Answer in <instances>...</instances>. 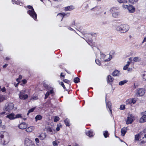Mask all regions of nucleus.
I'll list each match as a JSON object with an SVG mask.
<instances>
[{
    "label": "nucleus",
    "instance_id": "1",
    "mask_svg": "<svg viewBox=\"0 0 146 146\" xmlns=\"http://www.w3.org/2000/svg\"><path fill=\"white\" fill-rule=\"evenodd\" d=\"M14 104L11 102H8L5 103L3 108V110L5 111H3L0 113V115H7L6 111L10 112L13 108Z\"/></svg>",
    "mask_w": 146,
    "mask_h": 146
},
{
    "label": "nucleus",
    "instance_id": "2",
    "mask_svg": "<svg viewBox=\"0 0 146 146\" xmlns=\"http://www.w3.org/2000/svg\"><path fill=\"white\" fill-rule=\"evenodd\" d=\"M129 27L127 24H122L116 27V30L121 33H124L127 32L129 30Z\"/></svg>",
    "mask_w": 146,
    "mask_h": 146
},
{
    "label": "nucleus",
    "instance_id": "3",
    "mask_svg": "<svg viewBox=\"0 0 146 146\" xmlns=\"http://www.w3.org/2000/svg\"><path fill=\"white\" fill-rule=\"evenodd\" d=\"M27 7L29 10L27 11V13L34 20H36L37 19V14L35 12L33 7L31 5H28Z\"/></svg>",
    "mask_w": 146,
    "mask_h": 146
},
{
    "label": "nucleus",
    "instance_id": "4",
    "mask_svg": "<svg viewBox=\"0 0 146 146\" xmlns=\"http://www.w3.org/2000/svg\"><path fill=\"white\" fill-rule=\"evenodd\" d=\"M135 119L134 116L132 114H130L128 116L126 120V124H131Z\"/></svg>",
    "mask_w": 146,
    "mask_h": 146
},
{
    "label": "nucleus",
    "instance_id": "5",
    "mask_svg": "<svg viewBox=\"0 0 146 146\" xmlns=\"http://www.w3.org/2000/svg\"><path fill=\"white\" fill-rule=\"evenodd\" d=\"M24 144L25 146H35L32 141L28 138H26L24 141Z\"/></svg>",
    "mask_w": 146,
    "mask_h": 146
},
{
    "label": "nucleus",
    "instance_id": "6",
    "mask_svg": "<svg viewBox=\"0 0 146 146\" xmlns=\"http://www.w3.org/2000/svg\"><path fill=\"white\" fill-rule=\"evenodd\" d=\"M140 137H141L142 141V143H144L146 142V129H144L143 131L140 132Z\"/></svg>",
    "mask_w": 146,
    "mask_h": 146
},
{
    "label": "nucleus",
    "instance_id": "7",
    "mask_svg": "<svg viewBox=\"0 0 146 146\" xmlns=\"http://www.w3.org/2000/svg\"><path fill=\"white\" fill-rule=\"evenodd\" d=\"M123 7L125 9H127L129 12L131 13H133L135 11V9L131 5H123Z\"/></svg>",
    "mask_w": 146,
    "mask_h": 146
},
{
    "label": "nucleus",
    "instance_id": "8",
    "mask_svg": "<svg viewBox=\"0 0 146 146\" xmlns=\"http://www.w3.org/2000/svg\"><path fill=\"white\" fill-rule=\"evenodd\" d=\"M25 90H23L21 91L19 94L20 98L21 100H26L28 96L27 94H25Z\"/></svg>",
    "mask_w": 146,
    "mask_h": 146
},
{
    "label": "nucleus",
    "instance_id": "9",
    "mask_svg": "<svg viewBox=\"0 0 146 146\" xmlns=\"http://www.w3.org/2000/svg\"><path fill=\"white\" fill-rule=\"evenodd\" d=\"M53 89L52 87H50L47 90L49 91H47L45 95V99H46L48 98L49 95L50 94H52L54 93Z\"/></svg>",
    "mask_w": 146,
    "mask_h": 146
},
{
    "label": "nucleus",
    "instance_id": "10",
    "mask_svg": "<svg viewBox=\"0 0 146 146\" xmlns=\"http://www.w3.org/2000/svg\"><path fill=\"white\" fill-rule=\"evenodd\" d=\"M86 37L87 38V39L88 40V41H87V43L90 46L92 45V35H88L86 36Z\"/></svg>",
    "mask_w": 146,
    "mask_h": 146
},
{
    "label": "nucleus",
    "instance_id": "11",
    "mask_svg": "<svg viewBox=\"0 0 146 146\" xmlns=\"http://www.w3.org/2000/svg\"><path fill=\"white\" fill-rule=\"evenodd\" d=\"M143 116L140 118V122L143 123L146 121V111L142 113Z\"/></svg>",
    "mask_w": 146,
    "mask_h": 146
},
{
    "label": "nucleus",
    "instance_id": "12",
    "mask_svg": "<svg viewBox=\"0 0 146 146\" xmlns=\"http://www.w3.org/2000/svg\"><path fill=\"white\" fill-rule=\"evenodd\" d=\"M46 131L48 133L51 134H54L55 133V129H53L52 127H50L47 128Z\"/></svg>",
    "mask_w": 146,
    "mask_h": 146
},
{
    "label": "nucleus",
    "instance_id": "13",
    "mask_svg": "<svg viewBox=\"0 0 146 146\" xmlns=\"http://www.w3.org/2000/svg\"><path fill=\"white\" fill-rule=\"evenodd\" d=\"M145 93V90L142 88L138 89L137 90V96L138 95L139 96H143Z\"/></svg>",
    "mask_w": 146,
    "mask_h": 146
},
{
    "label": "nucleus",
    "instance_id": "14",
    "mask_svg": "<svg viewBox=\"0 0 146 146\" xmlns=\"http://www.w3.org/2000/svg\"><path fill=\"white\" fill-rule=\"evenodd\" d=\"M106 108H108L109 109L110 113L111 114L112 113V106H111V102L109 101L107 103L106 102Z\"/></svg>",
    "mask_w": 146,
    "mask_h": 146
},
{
    "label": "nucleus",
    "instance_id": "15",
    "mask_svg": "<svg viewBox=\"0 0 146 146\" xmlns=\"http://www.w3.org/2000/svg\"><path fill=\"white\" fill-rule=\"evenodd\" d=\"M15 114L13 113H11L6 116V117L8 118L10 120H13L15 119Z\"/></svg>",
    "mask_w": 146,
    "mask_h": 146
},
{
    "label": "nucleus",
    "instance_id": "16",
    "mask_svg": "<svg viewBox=\"0 0 146 146\" xmlns=\"http://www.w3.org/2000/svg\"><path fill=\"white\" fill-rule=\"evenodd\" d=\"M19 127L20 129H25L27 127V125L25 123H22L19 125Z\"/></svg>",
    "mask_w": 146,
    "mask_h": 146
},
{
    "label": "nucleus",
    "instance_id": "17",
    "mask_svg": "<svg viewBox=\"0 0 146 146\" xmlns=\"http://www.w3.org/2000/svg\"><path fill=\"white\" fill-rule=\"evenodd\" d=\"M86 134L87 136L90 137H93L94 135L93 131L92 130H89L87 131Z\"/></svg>",
    "mask_w": 146,
    "mask_h": 146
},
{
    "label": "nucleus",
    "instance_id": "18",
    "mask_svg": "<svg viewBox=\"0 0 146 146\" xmlns=\"http://www.w3.org/2000/svg\"><path fill=\"white\" fill-rule=\"evenodd\" d=\"M107 82L111 84V83L113 81L114 79L110 75H108L107 77Z\"/></svg>",
    "mask_w": 146,
    "mask_h": 146
},
{
    "label": "nucleus",
    "instance_id": "19",
    "mask_svg": "<svg viewBox=\"0 0 146 146\" xmlns=\"http://www.w3.org/2000/svg\"><path fill=\"white\" fill-rule=\"evenodd\" d=\"M127 127H124L121 129V132L123 136L125 135L127 131Z\"/></svg>",
    "mask_w": 146,
    "mask_h": 146
},
{
    "label": "nucleus",
    "instance_id": "20",
    "mask_svg": "<svg viewBox=\"0 0 146 146\" xmlns=\"http://www.w3.org/2000/svg\"><path fill=\"white\" fill-rule=\"evenodd\" d=\"M74 7L73 6L71 5L65 7L64 10L66 11H71L74 9Z\"/></svg>",
    "mask_w": 146,
    "mask_h": 146
},
{
    "label": "nucleus",
    "instance_id": "21",
    "mask_svg": "<svg viewBox=\"0 0 146 146\" xmlns=\"http://www.w3.org/2000/svg\"><path fill=\"white\" fill-rule=\"evenodd\" d=\"M120 74V72L117 70H115L112 74V75L113 76H118Z\"/></svg>",
    "mask_w": 146,
    "mask_h": 146
},
{
    "label": "nucleus",
    "instance_id": "22",
    "mask_svg": "<svg viewBox=\"0 0 146 146\" xmlns=\"http://www.w3.org/2000/svg\"><path fill=\"white\" fill-rule=\"evenodd\" d=\"M141 137H140V133L138 134L135 135V139L136 140H139L140 139L141 141H142Z\"/></svg>",
    "mask_w": 146,
    "mask_h": 146
},
{
    "label": "nucleus",
    "instance_id": "23",
    "mask_svg": "<svg viewBox=\"0 0 146 146\" xmlns=\"http://www.w3.org/2000/svg\"><path fill=\"white\" fill-rule=\"evenodd\" d=\"M69 15V14L67 13V14H65L64 13H59L58 14L57 16H60V17H61L62 18V19L61 20V21H62L63 19V18L66 16V15Z\"/></svg>",
    "mask_w": 146,
    "mask_h": 146
},
{
    "label": "nucleus",
    "instance_id": "24",
    "mask_svg": "<svg viewBox=\"0 0 146 146\" xmlns=\"http://www.w3.org/2000/svg\"><path fill=\"white\" fill-rule=\"evenodd\" d=\"M34 129V128L33 126H30L26 129V131L28 132H31Z\"/></svg>",
    "mask_w": 146,
    "mask_h": 146
},
{
    "label": "nucleus",
    "instance_id": "25",
    "mask_svg": "<svg viewBox=\"0 0 146 146\" xmlns=\"http://www.w3.org/2000/svg\"><path fill=\"white\" fill-rule=\"evenodd\" d=\"M141 60V58L139 57H135L133 58V60L134 62H139Z\"/></svg>",
    "mask_w": 146,
    "mask_h": 146
},
{
    "label": "nucleus",
    "instance_id": "26",
    "mask_svg": "<svg viewBox=\"0 0 146 146\" xmlns=\"http://www.w3.org/2000/svg\"><path fill=\"white\" fill-rule=\"evenodd\" d=\"M42 118V116L40 115H37L35 117V119L36 121H37L38 120H40Z\"/></svg>",
    "mask_w": 146,
    "mask_h": 146
},
{
    "label": "nucleus",
    "instance_id": "27",
    "mask_svg": "<svg viewBox=\"0 0 146 146\" xmlns=\"http://www.w3.org/2000/svg\"><path fill=\"white\" fill-rule=\"evenodd\" d=\"M127 81L126 80L121 81L119 82V85L120 86H122L127 83Z\"/></svg>",
    "mask_w": 146,
    "mask_h": 146
},
{
    "label": "nucleus",
    "instance_id": "28",
    "mask_svg": "<svg viewBox=\"0 0 146 146\" xmlns=\"http://www.w3.org/2000/svg\"><path fill=\"white\" fill-rule=\"evenodd\" d=\"M12 2L13 4L15 3L17 4H19V5H21L22 4V3H20L18 0L17 1L16 0H12Z\"/></svg>",
    "mask_w": 146,
    "mask_h": 146
},
{
    "label": "nucleus",
    "instance_id": "29",
    "mask_svg": "<svg viewBox=\"0 0 146 146\" xmlns=\"http://www.w3.org/2000/svg\"><path fill=\"white\" fill-rule=\"evenodd\" d=\"M103 135L105 138H107L109 136L108 131H103Z\"/></svg>",
    "mask_w": 146,
    "mask_h": 146
},
{
    "label": "nucleus",
    "instance_id": "30",
    "mask_svg": "<svg viewBox=\"0 0 146 146\" xmlns=\"http://www.w3.org/2000/svg\"><path fill=\"white\" fill-rule=\"evenodd\" d=\"M64 123L66 126H69V121L68 119H66L64 121Z\"/></svg>",
    "mask_w": 146,
    "mask_h": 146
},
{
    "label": "nucleus",
    "instance_id": "31",
    "mask_svg": "<svg viewBox=\"0 0 146 146\" xmlns=\"http://www.w3.org/2000/svg\"><path fill=\"white\" fill-rule=\"evenodd\" d=\"M119 15L118 12H114L112 14V16L114 17H117Z\"/></svg>",
    "mask_w": 146,
    "mask_h": 146
},
{
    "label": "nucleus",
    "instance_id": "32",
    "mask_svg": "<svg viewBox=\"0 0 146 146\" xmlns=\"http://www.w3.org/2000/svg\"><path fill=\"white\" fill-rule=\"evenodd\" d=\"M143 79L144 80H146V71H145L142 74Z\"/></svg>",
    "mask_w": 146,
    "mask_h": 146
},
{
    "label": "nucleus",
    "instance_id": "33",
    "mask_svg": "<svg viewBox=\"0 0 146 146\" xmlns=\"http://www.w3.org/2000/svg\"><path fill=\"white\" fill-rule=\"evenodd\" d=\"M62 125L60 124H58L57 125V127L56 130L57 131H58L60 129V128L62 127Z\"/></svg>",
    "mask_w": 146,
    "mask_h": 146
},
{
    "label": "nucleus",
    "instance_id": "34",
    "mask_svg": "<svg viewBox=\"0 0 146 146\" xmlns=\"http://www.w3.org/2000/svg\"><path fill=\"white\" fill-rule=\"evenodd\" d=\"M74 81L75 83H78L80 82V79L78 77L75 78L74 79Z\"/></svg>",
    "mask_w": 146,
    "mask_h": 146
},
{
    "label": "nucleus",
    "instance_id": "35",
    "mask_svg": "<svg viewBox=\"0 0 146 146\" xmlns=\"http://www.w3.org/2000/svg\"><path fill=\"white\" fill-rule=\"evenodd\" d=\"M59 142L56 141H54L52 142L53 145L54 146H57Z\"/></svg>",
    "mask_w": 146,
    "mask_h": 146
},
{
    "label": "nucleus",
    "instance_id": "36",
    "mask_svg": "<svg viewBox=\"0 0 146 146\" xmlns=\"http://www.w3.org/2000/svg\"><path fill=\"white\" fill-rule=\"evenodd\" d=\"M5 100L4 96L0 94V103L2 102Z\"/></svg>",
    "mask_w": 146,
    "mask_h": 146
},
{
    "label": "nucleus",
    "instance_id": "37",
    "mask_svg": "<svg viewBox=\"0 0 146 146\" xmlns=\"http://www.w3.org/2000/svg\"><path fill=\"white\" fill-rule=\"evenodd\" d=\"M117 1L120 3H124L127 2V0H117Z\"/></svg>",
    "mask_w": 146,
    "mask_h": 146
},
{
    "label": "nucleus",
    "instance_id": "38",
    "mask_svg": "<svg viewBox=\"0 0 146 146\" xmlns=\"http://www.w3.org/2000/svg\"><path fill=\"white\" fill-rule=\"evenodd\" d=\"M126 104H131V99H129L126 100Z\"/></svg>",
    "mask_w": 146,
    "mask_h": 146
},
{
    "label": "nucleus",
    "instance_id": "39",
    "mask_svg": "<svg viewBox=\"0 0 146 146\" xmlns=\"http://www.w3.org/2000/svg\"><path fill=\"white\" fill-rule=\"evenodd\" d=\"M15 119L19 117L22 118L21 114H17L16 115L15 114Z\"/></svg>",
    "mask_w": 146,
    "mask_h": 146
},
{
    "label": "nucleus",
    "instance_id": "40",
    "mask_svg": "<svg viewBox=\"0 0 146 146\" xmlns=\"http://www.w3.org/2000/svg\"><path fill=\"white\" fill-rule=\"evenodd\" d=\"M59 120V118L58 116H56L54 119V121L55 122H57Z\"/></svg>",
    "mask_w": 146,
    "mask_h": 146
},
{
    "label": "nucleus",
    "instance_id": "41",
    "mask_svg": "<svg viewBox=\"0 0 146 146\" xmlns=\"http://www.w3.org/2000/svg\"><path fill=\"white\" fill-rule=\"evenodd\" d=\"M35 109V108H32L30 109L28 111V112L27 113V115H28L30 113L33 112L34 111Z\"/></svg>",
    "mask_w": 146,
    "mask_h": 146
},
{
    "label": "nucleus",
    "instance_id": "42",
    "mask_svg": "<svg viewBox=\"0 0 146 146\" xmlns=\"http://www.w3.org/2000/svg\"><path fill=\"white\" fill-rule=\"evenodd\" d=\"M100 55L101 56L102 58L103 59H104L105 56H106V55L103 54L102 52H100Z\"/></svg>",
    "mask_w": 146,
    "mask_h": 146
},
{
    "label": "nucleus",
    "instance_id": "43",
    "mask_svg": "<svg viewBox=\"0 0 146 146\" xmlns=\"http://www.w3.org/2000/svg\"><path fill=\"white\" fill-rule=\"evenodd\" d=\"M63 81L64 82L67 84H69L70 83V81L69 80L65 79H63Z\"/></svg>",
    "mask_w": 146,
    "mask_h": 146
},
{
    "label": "nucleus",
    "instance_id": "44",
    "mask_svg": "<svg viewBox=\"0 0 146 146\" xmlns=\"http://www.w3.org/2000/svg\"><path fill=\"white\" fill-rule=\"evenodd\" d=\"M95 62L98 65H100L101 64L99 60H96Z\"/></svg>",
    "mask_w": 146,
    "mask_h": 146
},
{
    "label": "nucleus",
    "instance_id": "45",
    "mask_svg": "<svg viewBox=\"0 0 146 146\" xmlns=\"http://www.w3.org/2000/svg\"><path fill=\"white\" fill-rule=\"evenodd\" d=\"M43 86L46 89H47V90L50 87H49L48 85L45 84V83H44L43 84Z\"/></svg>",
    "mask_w": 146,
    "mask_h": 146
},
{
    "label": "nucleus",
    "instance_id": "46",
    "mask_svg": "<svg viewBox=\"0 0 146 146\" xmlns=\"http://www.w3.org/2000/svg\"><path fill=\"white\" fill-rule=\"evenodd\" d=\"M125 109V106L124 105H121L120 107V109L121 110H123Z\"/></svg>",
    "mask_w": 146,
    "mask_h": 146
},
{
    "label": "nucleus",
    "instance_id": "47",
    "mask_svg": "<svg viewBox=\"0 0 146 146\" xmlns=\"http://www.w3.org/2000/svg\"><path fill=\"white\" fill-rule=\"evenodd\" d=\"M130 2L132 3H134L138 1L137 0H129Z\"/></svg>",
    "mask_w": 146,
    "mask_h": 146
},
{
    "label": "nucleus",
    "instance_id": "48",
    "mask_svg": "<svg viewBox=\"0 0 146 146\" xmlns=\"http://www.w3.org/2000/svg\"><path fill=\"white\" fill-rule=\"evenodd\" d=\"M131 104H134L136 102V100L134 98L131 99Z\"/></svg>",
    "mask_w": 146,
    "mask_h": 146
},
{
    "label": "nucleus",
    "instance_id": "49",
    "mask_svg": "<svg viewBox=\"0 0 146 146\" xmlns=\"http://www.w3.org/2000/svg\"><path fill=\"white\" fill-rule=\"evenodd\" d=\"M4 135H3V132H1L0 133V138L1 139H2L3 138Z\"/></svg>",
    "mask_w": 146,
    "mask_h": 146
},
{
    "label": "nucleus",
    "instance_id": "50",
    "mask_svg": "<svg viewBox=\"0 0 146 146\" xmlns=\"http://www.w3.org/2000/svg\"><path fill=\"white\" fill-rule=\"evenodd\" d=\"M110 56H111V55H110L109 57V58H108V59H107L105 60H104V61L105 62L109 61L111 60V58Z\"/></svg>",
    "mask_w": 146,
    "mask_h": 146
},
{
    "label": "nucleus",
    "instance_id": "51",
    "mask_svg": "<svg viewBox=\"0 0 146 146\" xmlns=\"http://www.w3.org/2000/svg\"><path fill=\"white\" fill-rule=\"evenodd\" d=\"M60 85L62 86L63 88L64 89H66V87H65L64 83H63V82H61L60 83Z\"/></svg>",
    "mask_w": 146,
    "mask_h": 146
},
{
    "label": "nucleus",
    "instance_id": "52",
    "mask_svg": "<svg viewBox=\"0 0 146 146\" xmlns=\"http://www.w3.org/2000/svg\"><path fill=\"white\" fill-rule=\"evenodd\" d=\"M6 90V89H5V88L4 87H3V88H1V91L3 92H5Z\"/></svg>",
    "mask_w": 146,
    "mask_h": 146
},
{
    "label": "nucleus",
    "instance_id": "53",
    "mask_svg": "<svg viewBox=\"0 0 146 146\" xmlns=\"http://www.w3.org/2000/svg\"><path fill=\"white\" fill-rule=\"evenodd\" d=\"M35 140L36 143H39V139L38 138H35Z\"/></svg>",
    "mask_w": 146,
    "mask_h": 146
},
{
    "label": "nucleus",
    "instance_id": "54",
    "mask_svg": "<svg viewBox=\"0 0 146 146\" xmlns=\"http://www.w3.org/2000/svg\"><path fill=\"white\" fill-rule=\"evenodd\" d=\"M128 67L126 65L125 66L123 67V69L124 70H126L128 68Z\"/></svg>",
    "mask_w": 146,
    "mask_h": 146
},
{
    "label": "nucleus",
    "instance_id": "55",
    "mask_svg": "<svg viewBox=\"0 0 146 146\" xmlns=\"http://www.w3.org/2000/svg\"><path fill=\"white\" fill-rule=\"evenodd\" d=\"M37 99V97H32L31 100H36Z\"/></svg>",
    "mask_w": 146,
    "mask_h": 146
},
{
    "label": "nucleus",
    "instance_id": "56",
    "mask_svg": "<svg viewBox=\"0 0 146 146\" xmlns=\"http://www.w3.org/2000/svg\"><path fill=\"white\" fill-rule=\"evenodd\" d=\"M8 64H5L3 66V68H5L8 66Z\"/></svg>",
    "mask_w": 146,
    "mask_h": 146
},
{
    "label": "nucleus",
    "instance_id": "57",
    "mask_svg": "<svg viewBox=\"0 0 146 146\" xmlns=\"http://www.w3.org/2000/svg\"><path fill=\"white\" fill-rule=\"evenodd\" d=\"M22 82L23 84H25L26 83L27 81L25 80H22Z\"/></svg>",
    "mask_w": 146,
    "mask_h": 146
},
{
    "label": "nucleus",
    "instance_id": "58",
    "mask_svg": "<svg viewBox=\"0 0 146 146\" xmlns=\"http://www.w3.org/2000/svg\"><path fill=\"white\" fill-rule=\"evenodd\" d=\"M68 29L70 30H71V31H74L75 32V31L73 29H72V28H71V27H69L68 28Z\"/></svg>",
    "mask_w": 146,
    "mask_h": 146
},
{
    "label": "nucleus",
    "instance_id": "59",
    "mask_svg": "<svg viewBox=\"0 0 146 146\" xmlns=\"http://www.w3.org/2000/svg\"><path fill=\"white\" fill-rule=\"evenodd\" d=\"M116 8H112L111 9V11H112L114 12L116 10Z\"/></svg>",
    "mask_w": 146,
    "mask_h": 146
},
{
    "label": "nucleus",
    "instance_id": "60",
    "mask_svg": "<svg viewBox=\"0 0 146 146\" xmlns=\"http://www.w3.org/2000/svg\"><path fill=\"white\" fill-rule=\"evenodd\" d=\"M44 137H43L42 138L40 139L41 140H43V139L45 138L46 137V135L45 134H44Z\"/></svg>",
    "mask_w": 146,
    "mask_h": 146
},
{
    "label": "nucleus",
    "instance_id": "61",
    "mask_svg": "<svg viewBox=\"0 0 146 146\" xmlns=\"http://www.w3.org/2000/svg\"><path fill=\"white\" fill-rule=\"evenodd\" d=\"M130 64L129 62H127V64L126 65L128 67Z\"/></svg>",
    "mask_w": 146,
    "mask_h": 146
},
{
    "label": "nucleus",
    "instance_id": "62",
    "mask_svg": "<svg viewBox=\"0 0 146 146\" xmlns=\"http://www.w3.org/2000/svg\"><path fill=\"white\" fill-rule=\"evenodd\" d=\"M146 41V37L144 38V39L142 42V43H143Z\"/></svg>",
    "mask_w": 146,
    "mask_h": 146
},
{
    "label": "nucleus",
    "instance_id": "63",
    "mask_svg": "<svg viewBox=\"0 0 146 146\" xmlns=\"http://www.w3.org/2000/svg\"><path fill=\"white\" fill-rule=\"evenodd\" d=\"M22 78V76L21 75H19V78H18L19 79H21Z\"/></svg>",
    "mask_w": 146,
    "mask_h": 146
},
{
    "label": "nucleus",
    "instance_id": "64",
    "mask_svg": "<svg viewBox=\"0 0 146 146\" xmlns=\"http://www.w3.org/2000/svg\"><path fill=\"white\" fill-rule=\"evenodd\" d=\"M62 74H63L62 73H61L60 74V76L61 77H64V75H62Z\"/></svg>",
    "mask_w": 146,
    "mask_h": 146
}]
</instances>
